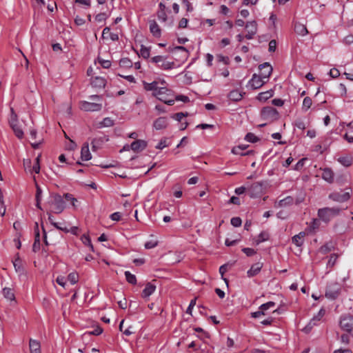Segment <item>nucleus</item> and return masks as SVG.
<instances>
[{"instance_id": "nucleus-8", "label": "nucleus", "mask_w": 353, "mask_h": 353, "mask_svg": "<svg viewBox=\"0 0 353 353\" xmlns=\"http://www.w3.org/2000/svg\"><path fill=\"white\" fill-rule=\"evenodd\" d=\"M329 199L336 202L343 203L348 201L350 198L349 192H334L329 194Z\"/></svg>"}, {"instance_id": "nucleus-52", "label": "nucleus", "mask_w": 353, "mask_h": 353, "mask_svg": "<svg viewBox=\"0 0 353 353\" xmlns=\"http://www.w3.org/2000/svg\"><path fill=\"white\" fill-rule=\"evenodd\" d=\"M230 223L234 227H239L241 225L242 221L240 217H233L231 219Z\"/></svg>"}, {"instance_id": "nucleus-5", "label": "nucleus", "mask_w": 353, "mask_h": 353, "mask_svg": "<svg viewBox=\"0 0 353 353\" xmlns=\"http://www.w3.org/2000/svg\"><path fill=\"white\" fill-rule=\"evenodd\" d=\"M341 292V286L339 283H331L327 286L325 291V296L330 299H336Z\"/></svg>"}, {"instance_id": "nucleus-11", "label": "nucleus", "mask_w": 353, "mask_h": 353, "mask_svg": "<svg viewBox=\"0 0 353 353\" xmlns=\"http://www.w3.org/2000/svg\"><path fill=\"white\" fill-rule=\"evenodd\" d=\"M265 81L264 79L261 77L260 75H257L256 74H254L252 75V79L249 81V85L252 87V89L256 90L262 87L265 83Z\"/></svg>"}, {"instance_id": "nucleus-45", "label": "nucleus", "mask_w": 353, "mask_h": 353, "mask_svg": "<svg viewBox=\"0 0 353 353\" xmlns=\"http://www.w3.org/2000/svg\"><path fill=\"white\" fill-rule=\"evenodd\" d=\"M101 127H111L114 125V121L109 117L103 119L100 123Z\"/></svg>"}, {"instance_id": "nucleus-32", "label": "nucleus", "mask_w": 353, "mask_h": 353, "mask_svg": "<svg viewBox=\"0 0 353 353\" xmlns=\"http://www.w3.org/2000/svg\"><path fill=\"white\" fill-rule=\"evenodd\" d=\"M269 234L267 232H261L259 236H257L256 239L255 240V243L256 245L260 244L262 242H264L269 239Z\"/></svg>"}, {"instance_id": "nucleus-36", "label": "nucleus", "mask_w": 353, "mask_h": 353, "mask_svg": "<svg viewBox=\"0 0 353 353\" xmlns=\"http://www.w3.org/2000/svg\"><path fill=\"white\" fill-rule=\"evenodd\" d=\"M125 276L126 281L129 283H130L132 285L137 284V278H136L135 275L131 274L129 271H125Z\"/></svg>"}, {"instance_id": "nucleus-49", "label": "nucleus", "mask_w": 353, "mask_h": 353, "mask_svg": "<svg viewBox=\"0 0 353 353\" xmlns=\"http://www.w3.org/2000/svg\"><path fill=\"white\" fill-rule=\"evenodd\" d=\"M158 245V241L157 240H150L145 242L144 246L145 249H152L155 248Z\"/></svg>"}, {"instance_id": "nucleus-18", "label": "nucleus", "mask_w": 353, "mask_h": 353, "mask_svg": "<svg viewBox=\"0 0 353 353\" xmlns=\"http://www.w3.org/2000/svg\"><path fill=\"white\" fill-rule=\"evenodd\" d=\"M150 30L152 35L155 37H160L161 30L159 25L154 20L150 21Z\"/></svg>"}, {"instance_id": "nucleus-1", "label": "nucleus", "mask_w": 353, "mask_h": 353, "mask_svg": "<svg viewBox=\"0 0 353 353\" xmlns=\"http://www.w3.org/2000/svg\"><path fill=\"white\" fill-rule=\"evenodd\" d=\"M152 96L169 105L174 103L172 91L165 87H161L157 92L152 93Z\"/></svg>"}, {"instance_id": "nucleus-9", "label": "nucleus", "mask_w": 353, "mask_h": 353, "mask_svg": "<svg viewBox=\"0 0 353 353\" xmlns=\"http://www.w3.org/2000/svg\"><path fill=\"white\" fill-rule=\"evenodd\" d=\"M53 210L56 214L61 213L65 208V203L62 197L59 194H55L53 196Z\"/></svg>"}, {"instance_id": "nucleus-6", "label": "nucleus", "mask_w": 353, "mask_h": 353, "mask_svg": "<svg viewBox=\"0 0 353 353\" xmlns=\"http://www.w3.org/2000/svg\"><path fill=\"white\" fill-rule=\"evenodd\" d=\"M102 103L98 102H90L83 101L80 102L81 110L87 112H97L102 109Z\"/></svg>"}, {"instance_id": "nucleus-30", "label": "nucleus", "mask_w": 353, "mask_h": 353, "mask_svg": "<svg viewBox=\"0 0 353 353\" xmlns=\"http://www.w3.org/2000/svg\"><path fill=\"white\" fill-rule=\"evenodd\" d=\"M3 294L4 297L10 301H14L15 296L13 290L9 288H4L3 289Z\"/></svg>"}, {"instance_id": "nucleus-44", "label": "nucleus", "mask_w": 353, "mask_h": 353, "mask_svg": "<svg viewBox=\"0 0 353 353\" xmlns=\"http://www.w3.org/2000/svg\"><path fill=\"white\" fill-rule=\"evenodd\" d=\"M81 240L85 245L90 247L92 251H94L93 245L91 243V239L88 235L83 234L81 236Z\"/></svg>"}, {"instance_id": "nucleus-33", "label": "nucleus", "mask_w": 353, "mask_h": 353, "mask_svg": "<svg viewBox=\"0 0 353 353\" xmlns=\"http://www.w3.org/2000/svg\"><path fill=\"white\" fill-rule=\"evenodd\" d=\"M12 129L13 130L15 135L19 139H22L23 137V132L21 128L18 125L17 123L10 125Z\"/></svg>"}, {"instance_id": "nucleus-57", "label": "nucleus", "mask_w": 353, "mask_h": 353, "mask_svg": "<svg viewBox=\"0 0 353 353\" xmlns=\"http://www.w3.org/2000/svg\"><path fill=\"white\" fill-rule=\"evenodd\" d=\"M268 50L270 52H274L276 48V41L274 39H272L269 43Z\"/></svg>"}, {"instance_id": "nucleus-47", "label": "nucleus", "mask_w": 353, "mask_h": 353, "mask_svg": "<svg viewBox=\"0 0 353 353\" xmlns=\"http://www.w3.org/2000/svg\"><path fill=\"white\" fill-rule=\"evenodd\" d=\"M188 116V112H185V113H183V112H178V113H176V114H174L171 116V118L178 121H181V119L185 117H187Z\"/></svg>"}, {"instance_id": "nucleus-20", "label": "nucleus", "mask_w": 353, "mask_h": 353, "mask_svg": "<svg viewBox=\"0 0 353 353\" xmlns=\"http://www.w3.org/2000/svg\"><path fill=\"white\" fill-rule=\"evenodd\" d=\"M156 290V285L152 284V283H147L145 285V288L143 289L142 292V297L143 298H148L152 294L154 293V292Z\"/></svg>"}, {"instance_id": "nucleus-41", "label": "nucleus", "mask_w": 353, "mask_h": 353, "mask_svg": "<svg viewBox=\"0 0 353 353\" xmlns=\"http://www.w3.org/2000/svg\"><path fill=\"white\" fill-rule=\"evenodd\" d=\"M245 139L247 141L251 142V143H256L259 140V139L254 134H253L252 132H248L245 135Z\"/></svg>"}, {"instance_id": "nucleus-2", "label": "nucleus", "mask_w": 353, "mask_h": 353, "mask_svg": "<svg viewBox=\"0 0 353 353\" xmlns=\"http://www.w3.org/2000/svg\"><path fill=\"white\" fill-rule=\"evenodd\" d=\"M341 211V209L337 207L334 208H323L318 210V216L319 219L325 223H328L332 219L338 216Z\"/></svg>"}, {"instance_id": "nucleus-25", "label": "nucleus", "mask_w": 353, "mask_h": 353, "mask_svg": "<svg viewBox=\"0 0 353 353\" xmlns=\"http://www.w3.org/2000/svg\"><path fill=\"white\" fill-rule=\"evenodd\" d=\"M92 85L95 88H105L106 80L101 77H96L92 80Z\"/></svg>"}, {"instance_id": "nucleus-59", "label": "nucleus", "mask_w": 353, "mask_h": 353, "mask_svg": "<svg viewBox=\"0 0 353 353\" xmlns=\"http://www.w3.org/2000/svg\"><path fill=\"white\" fill-rule=\"evenodd\" d=\"M174 50H181V51H183L185 52L186 54L188 53V50L183 46H176V47H174V48H171V47H169L168 48V51L169 52H173Z\"/></svg>"}, {"instance_id": "nucleus-61", "label": "nucleus", "mask_w": 353, "mask_h": 353, "mask_svg": "<svg viewBox=\"0 0 353 353\" xmlns=\"http://www.w3.org/2000/svg\"><path fill=\"white\" fill-rule=\"evenodd\" d=\"M325 311L323 309H321L318 313V314L313 317L312 320L314 321H319L320 319L323 317V316L325 314Z\"/></svg>"}, {"instance_id": "nucleus-37", "label": "nucleus", "mask_w": 353, "mask_h": 353, "mask_svg": "<svg viewBox=\"0 0 353 353\" xmlns=\"http://www.w3.org/2000/svg\"><path fill=\"white\" fill-rule=\"evenodd\" d=\"M294 202V199L292 196H287L285 199L279 201V206L285 207L289 205H292Z\"/></svg>"}, {"instance_id": "nucleus-40", "label": "nucleus", "mask_w": 353, "mask_h": 353, "mask_svg": "<svg viewBox=\"0 0 353 353\" xmlns=\"http://www.w3.org/2000/svg\"><path fill=\"white\" fill-rule=\"evenodd\" d=\"M275 306V303L273 301H269L268 303L262 304L259 309L262 310L263 312L265 313L266 310L273 307Z\"/></svg>"}, {"instance_id": "nucleus-19", "label": "nucleus", "mask_w": 353, "mask_h": 353, "mask_svg": "<svg viewBox=\"0 0 353 353\" xmlns=\"http://www.w3.org/2000/svg\"><path fill=\"white\" fill-rule=\"evenodd\" d=\"M143 88L146 91H152V93L157 92L161 87H159V83L156 81L152 83L143 82Z\"/></svg>"}, {"instance_id": "nucleus-60", "label": "nucleus", "mask_w": 353, "mask_h": 353, "mask_svg": "<svg viewBox=\"0 0 353 353\" xmlns=\"http://www.w3.org/2000/svg\"><path fill=\"white\" fill-rule=\"evenodd\" d=\"M329 74L332 78H337L340 75V72L338 69L334 68L330 70Z\"/></svg>"}, {"instance_id": "nucleus-42", "label": "nucleus", "mask_w": 353, "mask_h": 353, "mask_svg": "<svg viewBox=\"0 0 353 353\" xmlns=\"http://www.w3.org/2000/svg\"><path fill=\"white\" fill-rule=\"evenodd\" d=\"M68 279L72 284H75L79 281V275L77 272L70 273L68 276Z\"/></svg>"}, {"instance_id": "nucleus-26", "label": "nucleus", "mask_w": 353, "mask_h": 353, "mask_svg": "<svg viewBox=\"0 0 353 353\" xmlns=\"http://www.w3.org/2000/svg\"><path fill=\"white\" fill-rule=\"evenodd\" d=\"M305 236V232H301L298 234L294 236L292 239V241L298 247H301L303 244V238Z\"/></svg>"}, {"instance_id": "nucleus-3", "label": "nucleus", "mask_w": 353, "mask_h": 353, "mask_svg": "<svg viewBox=\"0 0 353 353\" xmlns=\"http://www.w3.org/2000/svg\"><path fill=\"white\" fill-rule=\"evenodd\" d=\"M261 115L263 119L273 121L279 118V112L273 107L267 106L261 110Z\"/></svg>"}, {"instance_id": "nucleus-16", "label": "nucleus", "mask_w": 353, "mask_h": 353, "mask_svg": "<svg viewBox=\"0 0 353 353\" xmlns=\"http://www.w3.org/2000/svg\"><path fill=\"white\" fill-rule=\"evenodd\" d=\"M263 263L258 262L253 264L250 269L247 272V275L248 277H253L257 275L263 268Z\"/></svg>"}, {"instance_id": "nucleus-34", "label": "nucleus", "mask_w": 353, "mask_h": 353, "mask_svg": "<svg viewBox=\"0 0 353 353\" xmlns=\"http://www.w3.org/2000/svg\"><path fill=\"white\" fill-rule=\"evenodd\" d=\"M13 265L17 272H22L23 271L22 261L18 254L13 261Z\"/></svg>"}, {"instance_id": "nucleus-21", "label": "nucleus", "mask_w": 353, "mask_h": 353, "mask_svg": "<svg viewBox=\"0 0 353 353\" xmlns=\"http://www.w3.org/2000/svg\"><path fill=\"white\" fill-rule=\"evenodd\" d=\"M334 174L332 169L325 168L323 170L322 178L327 182L332 183L334 181Z\"/></svg>"}, {"instance_id": "nucleus-35", "label": "nucleus", "mask_w": 353, "mask_h": 353, "mask_svg": "<svg viewBox=\"0 0 353 353\" xmlns=\"http://www.w3.org/2000/svg\"><path fill=\"white\" fill-rule=\"evenodd\" d=\"M312 105V100L310 97H306L304 98L303 101L302 109L304 111L309 110Z\"/></svg>"}, {"instance_id": "nucleus-28", "label": "nucleus", "mask_w": 353, "mask_h": 353, "mask_svg": "<svg viewBox=\"0 0 353 353\" xmlns=\"http://www.w3.org/2000/svg\"><path fill=\"white\" fill-rule=\"evenodd\" d=\"M248 148L247 145H239L236 147H234L232 150V152L234 154H239L241 156L248 155L252 153V151H248L243 153L242 151L245 150Z\"/></svg>"}, {"instance_id": "nucleus-4", "label": "nucleus", "mask_w": 353, "mask_h": 353, "mask_svg": "<svg viewBox=\"0 0 353 353\" xmlns=\"http://www.w3.org/2000/svg\"><path fill=\"white\" fill-rule=\"evenodd\" d=\"M339 325L343 330L350 333L353 330V316L351 315L342 316Z\"/></svg>"}, {"instance_id": "nucleus-10", "label": "nucleus", "mask_w": 353, "mask_h": 353, "mask_svg": "<svg viewBox=\"0 0 353 353\" xmlns=\"http://www.w3.org/2000/svg\"><path fill=\"white\" fill-rule=\"evenodd\" d=\"M245 28L248 30V34L245 36V37L248 39H253L254 36L257 32V23L256 21L253 20L251 21L247 22L245 24Z\"/></svg>"}, {"instance_id": "nucleus-46", "label": "nucleus", "mask_w": 353, "mask_h": 353, "mask_svg": "<svg viewBox=\"0 0 353 353\" xmlns=\"http://www.w3.org/2000/svg\"><path fill=\"white\" fill-rule=\"evenodd\" d=\"M168 139L167 138H164V139H161L159 143L156 146V148L157 149L162 150L163 148L168 146L170 143H168Z\"/></svg>"}, {"instance_id": "nucleus-39", "label": "nucleus", "mask_w": 353, "mask_h": 353, "mask_svg": "<svg viewBox=\"0 0 353 353\" xmlns=\"http://www.w3.org/2000/svg\"><path fill=\"white\" fill-rule=\"evenodd\" d=\"M140 56L143 59H148L150 57V49L144 46H141L140 49Z\"/></svg>"}, {"instance_id": "nucleus-23", "label": "nucleus", "mask_w": 353, "mask_h": 353, "mask_svg": "<svg viewBox=\"0 0 353 353\" xmlns=\"http://www.w3.org/2000/svg\"><path fill=\"white\" fill-rule=\"evenodd\" d=\"M29 347L30 353H41L40 343L34 339H30Z\"/></svg>"}, {"instance_id": "nucleus-54", "label": "nucleus", "mask_w": 353, "mask_h": 353, "mask_svg": "<svg viewBox=\"0 0 353 353\" xmlns=\"http://www.w3.org/2000/svg\"><path fill=\"white\" fill-rule=\"evenodd\" d=\"M294 125L301 130H304L306 128L305 122L301 119H297L294 122Z\"/></svg>"}, {"instance_id": "nucleus-64", "label": "nucleus", "mask_w": 353, "mask_h": 353, "mask_svg": "<svg viewBox=\"0 0 353 353\" xmlns=\"http://www.w3.org/2000/svg\"><path fill=\"white\" fill-rule=\"evenodd\" d=\"M188 23V20L186 18H182L179 23V28H185L187 27Z\"/></svg>"}, {"instance_id": "nucleus-31", "label": "nucleus", "mask_w": 353, "mask_h": 353, "mask_svg": "<svg viewBox=\"0 0 353 353\" xmlns=\"http://www.w3.org/2000/svg\"><path fill=\"white\" fill-rule=\"evenodd\" d=\"M338 161L345 167H350L352 163V159L350 157H341L338 159Z\"/></svg>"}, {"instance_id": "nucleus-13", "label": "nucleus", "mask_w": 353, "mask_h": 353, "mask_svg": "<svg viewBox=\"0 0 353 353\" xmlns=\"http://www.w3.org/2000/svg\"><path fill=\"white\" fill-rule=\"evenodd\" d=\"M147 147V141L142 139H137L130 145V149L135 152L143 151Z\"/></svg>"}, {"instance_id": "nucleus-17", "label": "nucleus", "mask_w": 353, "mask_h": 353, "mask_svg": "<svg viewBox=\"0 0 353 353\" xmlns=\"http://www.w3.org/2000/svg\"><path fill=\"white\" fill-rule=\"evenodd\" d=\"M244 94L245 92L242 93L238 90H234L228 93V98L232 101L238 102L242 99Z\"/></svg>"}, {"instance_id": "nucleus-43", "label": "nucleus", "mask_w": 353, "mask_h": 353, "mask_svg": "<svg viewBox=\"0 0 353 353\" xmlns=\"http://www.w3.org/2000/svg\"><path fill=\"white\" fill-rule=\"evenodd\" d=\"M119 65L121 67L130 68L132 65V63L130 59L123 58L120 60Z\"/></svg>"}, {"instance_id": "nucleus-55", "label": "nucleus", "mask_w": 353, "mask_h": 353, "mask_svg": "<svg viewBox=\"0 0 353 353\" xmlns=\"http://www.w3.org/2000/svg\"><path fill=\"white\" fill-rule=\"evenodd\" d=\"M99 62L103 68H109L111 66V61L109 60L101 59L99 58Z\"/></svg>"}, {"instance_id": "nucleus-27", "label": "nucleus", "mask_w": 353, "mask_h": 353, "mask_svg": "<svg viewBox=\"0 0 353 353\" xmlns=\"http://www.w3.org/2000/svg\"><path fill=\"white\" fill-rule=\"evenodd\" d=\"M274 94V91L272 90H269L265 92H260L258 96L256 97V99L260 101L265 102L270 98H271Z\"/></svg>"}, {"instance_id": "nucleus-53", "label": "nucleus", "mask_w": 353, "mask_h": 353, "mask_svg": "<svg viewBox=\"0 0 353 353\" xmlns=\"http://www.w3.org/2000/svg\"><path fill=\"white\" fill-rule=\"evenodd\" d=\"M242 252L245 253L248 256H252L256 253L254 249L250 248H243Z\"/></svg>"}, {"instance_id": "nucleus-50", "label": "nucleus", "mask_w": 353, "mask_h": 353, "mask_svg": "<svg viewBox=\"0 0 353 353\" xmlns=\"http://www.w3.org/2000/svg\"><path fill=\"white\" fill-rule=\"evenodd\" d=\"M11 114H10V118L9 120L10 125L17 123V115L14 112L13 108L10 109Z\"/></svg>"}, {"instance_id": "nucleus-56", "label": "nucleus", "mask_w": 353, "mask_h": 353, "mask_svg": "<svg viewBox=\"0 0 353 353\" xmlns=\"http://www.w3.org/2000/svg\"><path fill=\"white\" fill-rule=\"evenodd\" d=\"M157 17L159 20H162L163 21H166L167 20V14L165 10H159Z\"/></svg>"}, {"instance_id": "nucleus-14", "label": "nucleus", "mask_w": 353, "mask_h": 353, "mask_svg": "<svg viewBox=\"0 0 353 353\" xmlns=\"http://www.w3.org/2000/svg\"><path fill=\"white\" fill-rule=\"evenodd\" d=\"M34 233H35V237H34V242L32 245V251L34 252H37L40 250V246H41L39 225L37 223H35Z\"/></svg>"}, {"instance_id": "nucleus-29", "label": "nucleus", "mask_w": 353, "mask_h": 353, "mask_svg": "<svg viewBox=\"0 0 353 353\" xmlns=\"http://www.w3.org/2000/svg\"><path fill=\"white\" fill-rule=\"evenodd\" d=\"M321 225L320 221L319 219H314L310 223L307 230L310 233H314L319 228Z\"/></svg>"}, {"instance_id": "nucleus-51", "label": "nucleus", "mask_w": 353, "mask_h": 353, "mask_svg": "<svg viewBox=\"0 0 353 353\" xmlns=\"http://www.w3.org/2000/svg\"><path fill=\"white\" fill-rule=\"evenodd\" d=\"M337 258H338L337 254H331L330 259L327 262V266L333 267L336 262Z\"/></svg>"}, {"instance_id": "nucleus-12", "label": "nucleus", "mask_w": 353, "mask_h": 353, "mask_svg": "<svg viewBox=\"0 0 353 353\" xmlns=\"http://www.w3.org/2000/svg\"><path fill=\"white\" fill-rule=\"evenodd\" d=\"M259 68L260 70L259 75L265 79H268L272 72V67L268 62L263 63L259 65Z\"/></svg>"}, {"instance_id": "nucleus-62", "label": "nucleus", "mask_w": 353, "mask_h": 353, "mask_svg": "<svg viewBox=\"0 0 353 353\" xmlns=\"http://www.w3.org/2000/svg\"><path fill=\"white\" fill-rule=\"evenodd\" d=\"M52 225L54 226L57 229L63 231L65 233L69 232V229L67 227H65V226L63 227V226L60 225V223H52Z\"/></svg>"}, {"instance_id": "nucleus-58", "label": "nucleus", "mask_w": 353, "mask_h": 353, "mask_svg": "<svg viewBox=\"0 0 353 353\" xmlns=\"http://www.w3.org/2000/svg\"><path fill=\"white\" fill-rule=\"evenodd\" d=\"M174 101H181L184 103H188L190 101L189 98L184 95H176V97H174Z\"/></svg>"}, {"instance_id": "nucleus-7", "label": "nucleus", "mask_w": 353, "mask_h": 353, "mask_svg": "<svg viewBox=\"0 0 353 353\" xmlns=\"http://www.w3.org/2000/svg\"><path fill=\"white\" fill-rule=\"evenodd\" d=\"M248 190L250 197L260 196L263 192V183L255 182L248 188Z\"/></svg>"}, {"instance_id": "nucleus-15", "label": "nucleus", "mask_w": 353, "mask_h": 353, "mask_svg": "<svg viewBox=\"0 0 353 353\" xmlns=\"http://www.w3.org/2000/svg\"><path fill=\"white\" fill-rule=\"evenodd\" d=\"M168 119L167 117H162L157 119L153 123V127L157 130H162L168 126Z\"/></svg>"}, {"instance_id": "nucleus-38", "label": "nucleus", "mask_w": 353, "mask_h": 353, "mask_svg": "<svg viewBox=\"0 0 353 353\" xmlns=\"http://www.w3.org/2000/svg\"><path fill=\"white\" fill-rule=\"evenodd\" d=\"M163 70H170L174 68V62L172 61H165V59L162 61L161 64L158 65Z\"/></svg>"}, {"instance_id": "nucleus-63", "label": "nucleus", "mask_w": 353, "mask_h": 353, "mask_svg": "<svg viewBox=\"0 0 353 353\" xmlns=\"http://www.w3.org/2000/svg\"><path fill=\"white\" fill-rule=\"evenodd\" d=\"M106 18H107L106 14L104 12H101V13L97 14L95 17L96 21H97L99 22L105 21L106 19Z\"/></svg>"}, {"instance_id": "nucleus-22", "label": "nucleus", "mask_w": 353, "mask_h": 353, "mask_svg": "<svg viewBox=\"0 0 353 353\" xmlns=\"http://www.w3.org/2000/svg\"><path fill=\"white\" fill-rule=\"evenodd\" d=\"M92 158L91 154L89 150V145L88 143H85L81 150V159L83 161H88Z\"/></svg>"}, {"instance_id": "nucleus-24", "label": "nucleus", "mask_w": 353, "mask_h": 353, "mask_svg": "<svg viewBox=\"0 0 353 353\" xmlns=\"http://www.w3.org/2000/svg\"><path fill=\"white\" fill-rule=\"evenodd\" d=\"M294 28L295 32L299 35L305 36L308 33L306 26L301 23L296 22Z\"/></svg>"}, {"instance_id": "nucleus-48", "label": "nucleus", "mask_w": 353, "mask_h": 353, "mask_svg": "<svg viewBox=\"0 0 353 353\" xmlns=\"http://www.w3.org/2000/svg\"><path fill=\"white\" fill-rule=\"evenodd\" d=\"M39 161H40V156H38L35 159V163H34V165L32 168V170L33 172H34L35 173H37V174L39 173V172H40Z\"/></svg>"}]
</instances>
